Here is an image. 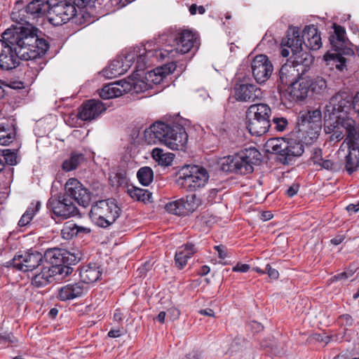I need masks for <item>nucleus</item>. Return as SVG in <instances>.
Masks as SVG:
<instances>
[{
  "label": "nucleus",
  "mask_w": 359,
  "mask_h": 359,
  "mask_svg": "<svg viewBox=\"0 0 359 359\" xmlns=\"http://www.w3.org/2000/svg\"><path fill=\"white\" fill-rule=\"evenodd\" d=\"M114 213V231L117 234L126 230L128 225L126 224V216H121V210L116 205ZM115 232H114V233Z\"/></svg>",
  "instance_id": "a19ab883"
},
{
  "label": "nucleus",
  "mask_w": 359,
  "mask_h": 359,
  "mask_svg": "<svg viewBox=\"0 0 359 359\" xmlns=\"http://www.w3.org/2000/svg\"><path fill=\"white\" fill-rule=\"evenodd\" d=\"M49 9V0H32L26 6L22 0H18L11 15L12 20L17 25L11 27L15 31H26V34L29 32L34 36V41L38 44L42 41L49 43L42 37L43 32L34 25L37 18L48 14Z\"/></svg>",
  "instance_id": "f03ea898"
},
{
  "label": "nucleus",
  "mask_w": 359,
  "mask_h": 359,
  "mask_svg": "<svg viewBox=\"0 0 359 359\" xmlns=\"http://www.w3.org/2000/svg\"><path fill=\"white\" fill-rule=\"evenodd\" d=\"M144 136L149 144L159 142L172 150H184L188 142L184 127L176 123L156 121L144 130Z\"/></svg>",
  "instance_id": "20e7f679"
},
{
  "label": "nucleus",
  "mask_w": 359,
  "mask_h": 359,
  "mask_svg": "<svg viewBox=\"0 0 359 359\" xmlns=\"http://www.w3.org/2000/svg\"><path fill=\"white\" fill-rule=\"evenodd\" d=\"M353 95L347 90H340L332 95L326 104L324 111L325 114H334L335 117L348 116L352 109Z\"/></svg>",
  "instance_id": "9b49d317"
},
{
  "label": "nucleus",
  "mask_w": 359,
  "mask_h": 359,
  "mask_svg": "<svg viewBox=\"0 0 359 359\" xmlns=\"http://www.w3.org/2000/svg\"><path fill=\"white\" fill-rule=\"evenodd\" d=\"M264 147L268 153L277 155V159L283 164L290 163L296 157L302 155L304 146L302 140L290 138H271L266 141Z\"/></svg>",
  "instance_id": "0eeeda50"
},
{
  "label": "nucleus",
  "mask_w": 359,
  "mask_h": 359,
  "mask_svg": "<svg viewBox=\"0 0 359 359\" xmlns=\"http://www.w3.org/2000/svg\"><path fill=\"white\" fill-rule=\"evenodd\" d=\"M34 215V212L33 208L32 207H29L19 220L18 225L20 226H27L32 221Z\"/></svg>",
  "instance_id": "603ef678"
},
{
  "label": "nucleus",
  "mask_w": 359,
  "mask_h": 359,
  "mask_svg": "<svg viewBox=\"0 0 359 359\" xmlns=\"http://www.w3.org/2000/svg\"><path fill=\"white\" fill-rule=\"evenodd\" d=\"M84 287L81 282L69 283L59 289L57 298L61 301H68L82 296Z\"/></svg>",
  "instance_id": "a878e982"
},
{
  "label": "nucleus",
  "mask_w": 359,
  "mask_h": 359,
  "mask_svg": "<svg viewBox=\"0 0 359 359\" xmlns=\"http://www.w3.org/2000/svg\"><path fill=\"white\" fill-rule=\"evenodd\" d=\"M348 153L345 157V169L348 174L356 171L359 165V147H348Z\"/></svg>",
  "instance_id": "c9c22d12"
},
{
  "label": "nucleus",
  "mask_w": 359,
  "mask_h": 359,
  "mask_svg": "<svg viewBox=\"0 0 359 359\" xmlns=\"http://www.w3.org/2000/svg\"><path fill=\"white\" fill-rule=\"evenodd\" d=\"M343 336L339 337L338 334L337 335H331V336H326L324 339H321V341H325L326 344L329 343L330 341H341L343 339Z\"/></svg>",
  "instance_id": "69168bd1"
},
{
  "label": "nucleus",
  "mask_w": 359,
  "mask_h": 359,
  "mask_svg": "<svg viewBox=\"0 0 359 359\" xmlns=\"http://www.w3.org/2000/svg\"><path fill=\"white\" fill-rule=\"evenodd\" d=\"M45 260V254L33 250L19 251L11 260L2 264V267L12 269L18 271H32L40 266Z\"/></svg>",
  "instance_id": "9d476101"
},
{
  "label": "nucleus",
  "mask_w": 359,
  "mask_h": 359,
  "mask_svg": "<svg viewBox=\"0 0 359 359\" xmlns=\"http://www.w3.org/2000/svg\"><path fill=\"white\" fill-rule=\"evenodd\" d=\"M266 273L268 274L269 277L272 279H278L279 277V273L278 271L273 269L270 264H266Z\"/></svg>",
  "instance_id": "052dcab7"
},
{
  "label": "nucleus",
  "mask_w": 359,
  "mask_h": 359,
  "mask_svg": "<svg viewBox=\"0 0 359 359\" xmlns=\"http://www.w3.org/2000/svg\"><path fill=\"white\" fill-rule=\"evenodd\" d=\"M297 64H294L293 61L291 63H285L280 67L278 72V78L277 82L278 88L280 86H285L296 81V76L299 75L298 69H295Z\"/></svg>",
  "instance_id": "cd10ccee"
},
{
  "label": "nucleus",
  "mask_w": 359,
  "mask_h": 359,
  "mask_svg": "<svg viewBox=\"0 0 359 359\" xmlns=\"http://www.w3.org/2000/svg\"><path fill=\"white\" fill-rule=\"evenodd\" d=\"M16 128L9 121L0 123V145H8L15 138Z\"/></svg>",
  "instance_id": "72a5a7b5"
},
{
  "label": "nucleus",
  "mask_w": 359,
  "mask_h": 359,
  "mask_svg": "<svg viewBox=\"0 0 359 359\" xmlns=\"http://www.w3.org/2000/svg\"><path fill=\"white\" fill-rule=\"evenodd\" d=\"M352 109L359 117V93H358L354 97L353 96Z\"/></svg>",
  "instance_id": "338daca9"
},
{
  "label": "nucleus",
  "mask_w": 359,
  "mask_h": 359,
  "mask_svg": "<svg viewBox=\"0 0 359 359\" xmlns=\"http://www.w3.org/2000/svg\"><path fill=\"white\" fill-rule=\"evenodd\" d=\"M47 208L54 215L62 219H67L76 215L79 210L74 204L65 194L60 193L55 196H51L46 204Z\"/></svg>",
  "instance_id": "ddd939ff"
},
{
  "label": "nucleus",
  "mask_w": 359,
  "mask_h": 359,
  "mask_svg": "<svg viewBox=\"0 0 359 359\" xmlns=\"http://www.w3.org/2000/svg\"><path fill=\"white\" fill-rule=\"evenodd\" d=\"M353 272L352 271H350L348 272L344 271V272H341L340 273L335 275L333 278H334L335 280H346L347 278H348L349 277L353 276Z\"/></svg>",
  "instance_id": "e2e57ef3"
},
{
  "label": "nucleus",
  "mask_w": 359,
  "mask_h": 359,
  "mask_svg": "<svg viewBox=\"0 0 359 359\" xmlns=\"http://www.w3.org/2000/svg\"><path fill=\"white\" fill-rule=\"evenodd\" d=\"M64 193L71 201L86 208L90 205L92 193L76 178H69L65 184Z\"/></svg>",
  "instance_id": "4468645a"
},
{
  "label": "nucleus",
  "mask_w": 359,
  "mask_h": 359,
  "mask_svg": "<svg viewBox=\"0 0 359 359\" xmlns=\"http://www.w3.org/2000/svg\"><path fill=\"white\" fill-rule=\"evenodd\" d=\"M196 38L192 32L187 29L170 28L159 35L158 43L165 44L162 49H150L149 54L154 57V61H163L174 59L178 54L188 53L194 46Z\"/></svg>",
  "instance_id": "7ed1b4c3"
},
{
  "label": "nucleus",
  "mask_w": 359,
  "mask_h": 359,
  "mask_svg": "<svg viewBox=\"0 0 359 359\" xmlns=\"http://www.w3.org/2000/svg\"><path fill=\"white\" fill-rule=\"evenodd\" d=\"M271 114L270 107L264 103L252 104L246 111V118L269 119Z\"/></svg>",
  "instance_id": "473e14b6"
},
{
  "label": "nucleus",
  "mask_w": 359,
  "mask_h": 359,
  "mask_svg": "<svg viewBox=\"0 0 359 359\" xmlns=\"http://www.w3.org/2000/svg\"><path fill=\"white\" fill-rule=\"evenodd\" d=\"M110 198L99 200L91 206L90 212L95 215H105L106 212L110 213L111 212V206L109 205Z\"/></svg>",
  "instance_id": "79ce46f5"
},
{
  "label": "nucleus",
  "mask_w": 359,
  "mask_h": 359,
  "mask_svg": "<svg viewBox=\"0 0 359 359\" xmlns=\"http://www.w3.org/2000/svg\"><path fill=\"white\" fill-rule=\"evenodd\" d=\"M250 266L247 264L238 263L235 266L233 267V271L245 273L249 271Z\"/></svg>",
  "instance_id": "680f3d73"
},
{
  "label": "nucleus",
  "mask_w": 359,
  "mask_h": 359,
  "mask_svg": "<svg viewBox=\"0 0 359 359\" xmlns=\"http://www.w3.org/2000/svg\"><path fill=\"white\" fill-rule=\"evenodd\" d=\"M302 42L309 49L317 50L322 46L320 34L316 25L305 26L302 36Z\"/></svg>",
  "instance_id": "5701e85b"
},
{
  "label": "nucleus",
  "mask_w": 359,
  "mask_h": 359,
  "mask_svg": "<svg viewBox=\"0 0 359 359\" xmlns=\"http://www.w3.org/2000/svg\"><path fill=\"white\" fill-rule=\"evenodd\" d=\"M309 90L314 94H322L327 88L326 81L322 77H316L309 81Z\"/></svg>",
  "instance_id": "a18cd8bd"
},
{
  "label": "nucleus",
  "mask_w": 359,
  "mask_h": 359,
  "mask_svg": "<svg viewBox=\"0 0 359 359\" xmlns=\"http://www.w3.org/2000/svg\"><path fill=\"white\" fill-rule=\"evenodd\" d=\"M82 257L79 250L71 252L64 249L53 248L45 252V260L48 264L47 268L53 275L64 274L66 276L71 274L73 269L70 266L76 264Z\"/></svg>",
  "instance_id": "423d86ee"
},
{
  "label": "nucleus",
  "mask_w": 359,
  "mask_h": 359,
  "mask_svg": "<svg viewBox=\"0 0 359 359\" xmlns=\"http://www.w3.org/2000/svg\"><path fill=\"white\" fill-rule=\"evenodd\" d=\"M152 158L162 166H169L172 164L175 154L165 152L162 149L155 148L151 152Z\"/></svg>",
  "instance_id": "e433bc0d"
},
{
  "label": "nucleus",
  "mask_w": 359,
  "mask_h": 359,
  "mask_svg": "<svg viewBox=\"0 0 359 359\" xmlns=\"http://www.w3.org/2000/svg\"><path fill=\"white\" fill-rule=\"evenodd\" d=\"M337 323L341 327H344V330H348L353 323L352 317L348 314H343L340 316L337 320Z\"/></svg>",
  "instance_id": "864d4df0"
},
{
  "label": "nucleus",
  "mask_w": 359,
  "mask_h": 359,
  "mask_svg": "<svg viewBox=\"0 0 359 359\" xmlns=\"http://www.w3.org/2000/svg\"><path fill=\"white\" fill-rule=\"evenodd\" d=\"M341 121L342 128L345 129L347 133L346 141L348 147H359V129L355 121L349 116H346Z\"/></svg>",
  "instance_id": "bb28decb"
},
{
  "label": "nucleus",
  "mask_w": 359,
  "mask_h": 359,
  "mask_svg": "<svg viewBox=\"0 0 359 359\" xmlns=\"http://www.w3.org/2000/svg\"><path fill=\"white\" fill-rule=\"evenodd\" d=\"M26 31H15L13 28L7 29L0 39V70L11 71L20 65V60L30 61L27 64V69L25 74L30 76L29 82H32L39 72L43 68L42 57L49 49V43L43 41L39 44L34 41L32 34Z\"/></svg>",
  "instance_id": "f257e3e1"
},
{
  "label": "nucleus",
  "mask_w": 359,
  "mask_h": 359,
  "mask_svg": "<svg viewBox=\"0 0 359 359\" xmlns=\"http://www.w3.org/2000/svg\"><path fill=\"white\" fill-rule=\"evenodd\" d=\"M90 0H61L50 6L48 11V21L54 26H60L74 19L81 12Z\"/></svg>",
  "instance_id": "6e6552de"
},
{
  "label": "nucleus",
  "mask_w": 359,
  "mask_h": 359,
  "mask_svg": "<svg viewBox=\"0 0 359 359\" xmlns=\"http://www.w3.org/2000/svg\"><path fill=\"white\" fill-rule=\"evenodd\" d=\"M126 191L135 200L142 201L144 203L151 202L152 194L147 189L131 186V187L128 188Z\"/></svg>",
  "instance_id": "ea45409f"
},
{
  "label": "nucleus",
  "mask_w": 359,
  "mask_h": 359,
  "mask_svg": "<svg viewBox=\"0 0 359 359\" xmlns=\"http://www.w3.org/2000/svg\"><path fill=\"white\" fill-rule=\"evenodd\" d=\"M116 179L117 182V185L118 187H121L123 189L130 188L128 185V178L127 176V169L126 166L119 168L117 172H116Z\"/></svg>",
  "instance_id": "de8ad7c7"
},
{
  "label": "nucleus",
  "mask_w": 359,
  "mask_h": 359,
  "mask_svg": "<svg viewBox=\"0 0 359 359\" xmlns=\"http://www.w3.org/2000/svg\"><path fill=\"white\" fill-rule=\"evenodd\" d=\"M334 34L330 36V44L336 51L346 45V30L344 27L334 24Z\"/></svg>",
  "instance_id": "f704fd0d"
},
{
  "label": "nucleus",
  "mask_w": 359,
  "mask_h": 359,
  "mask_svg": "<svg viewBox=\"0 0 359 359\" xmlns=\"http://www.w3.org/2000/svg\"><path fill=\"white\" fill-rule=\"evenodd\" d=\"M137 177L141 184L148 186L154 179V172L150 167L144 166L139 169Z\"/></svg>",
  "instance_id": "c03bdc74"
},
{
  "label": "nucleus",
  "mask_w": 359,
  "mask_h": 359,
  "mask_svg": "<svg viewBox=\"0 0 359 359\" xmlns=\"http://www.w3.org/2000/svg\"><path fill=\"white\" fill-rule=\"evenodd\" d=\"M281 45L291 49L294 64L308 66L311 62V56L307 53H302L303 42L298 28H290L286 36L282 39Z\"/></svg>",
  "instance_id": "f8f14e48"
},
{
  "label": "nucleus",
  "mask_w": 359,
  "mask_h": 359,
  "mask_svg": "<svg viewBox=\"0 0 359 359\" xmlns=\"http://www.w3.org/2000/svg\"><path fill=\"white\" fill-rule=\"evenodd\" d=\"M90 229L78 226L76 224L69 221L65 223L61 230L62 237L65 240H71L74 237H82L83 234L90 233Z\"/></svg>",
  "instance_id": "2f4dec72"
},
{
  "label": "nucleus",
  "mask_w": 359,
  "mask_h": 359,
  "mask_svg": "<svg viewBox=\"0 0 359 359\" xmlns=\"http://www.w3.org/2000/svg\"><path fill=\"white\" fill-rule=\"evenodd\" d=\"M219 165L221 170L224 172H235L241 175H246L245 171L248 168L247 166L243 168L238 154L233 156L223 157L220 160Z\"/></svg>",
  "instance_id": "393cba45"
},
{
  "label": "nucleus",
  "mask_w": 359,
  "mask_h": 359,
  "mask_svg": "<svg viewBox=\"0 0 359 359\" xmlns=\"http://www.w3.org/2000/svg\"><path fill=\"white\" fill-rule=\"evenodd\" d=\"M0 154L1 158L4 160V163L8 165H15L18 163L17 150L11 149H0Z\"/></svg>",
  "instance_id": "49530a36"
},
{
  "label": "nucleus",
  "mask_w": 359,
  "mask_h": 359,
  "mask_svg": "<svg viewBox=\"0 0 359 359\" xmlns=\"http://www.w3.org/2000/svg\"><path fill=\"white\" fill-rule=\"evenodd\" d=\"M177 67L175 62H168L160 67L149 72V79L155 84L160 83L166 76L172 73Z\"/></svg>",
  "instance_id": "7c9ffc66"
},
{
  "label": "nucleus",
  "mask_w": 359,
  "mask_h": 359,
  "mask_svg": "<svg viewBox=\"0 0 359 359\" xmlns=\"http://www.w3.org/2000/svg\"><path fill=\"white\" fill-rule=\"evenodd\" d=\"M85 160V156L81 153L72 151L70 157L65 160L62 164V168L66 172H69L77 168V167Z\"/></svg>",
  "instance_id": "4c0bfd02"
},
{
  "label": "nucleus",
  "mask_w": 359,
  "mask_h": 359,
  "mask_svg": "<svg viewBox=\"0 0 359 359\" xmlns=\"http://www.w3.org/2000/svg\"><path fill=\"white\" fill-rule=\"evenodd\" d=\"M107 107L102 101L90 99L85 101L78 108V118L82 121H91L106 111Z\"/></svg>",
  "instance_id": "6ab92c4d"
},
{
  "label": "nucleus",
  "mask_w": 359,
  "mask_h": 359,
  "mask_svg": "<svg viewBox=\"0 0 359 359\" xmlns=\"http://www.w3.org/2000/svg\"><path fill=\"white\" fill-rule=\"evenodd\" d=\"M271 126H273L274 130L278 132H283L285 130L288 121L284 117H273L271 122Z\"/></svg>",
  "instance_id": "8fccbe9b"
},
{
  "label": "nucleus",
  "mask_w": 359,
  "mask_h": 359,
  "mask_svg": "<svg viewBox=\"0 0 359 359\" xmlns=\"http://www.w3.org/2000/svg\"><path fill=\"white\" fill-rule=\"evenodd\" d=\"M112 83L104 84L99 91V95L102 100L112 99Z\"/></svg>",
  "instance_id": "5fc2aeb1"
},
{
  "label": "nucleus",
  "mask_w": 359,
  "mask_h": 359,
  "mask_svg": "<svg viewBox=\"0 0 359 359\" xmlns=\"http://www.w3.org/2000/svg\"><path fill=\"white\" fill-rule=\"evenodd\" d=\"M299 137L306 144H311L316 140L321 130V123L312 120L311 114H301L297 121Z\"/></svg>",
  "instance_id": "2eb2a0df"
},
{
  "label": "nucleus",
  "mask_w": 359,
  "mask_h": 359,
  "mask_svg": "<svg viewBox=\"0 0 359 359\" xmlns=\"http://www.w3.org/2000/svg\"><path fill=\"white\" fill-rule=\"evenodd\" d=\"M311 159L313 164L318 165L323 159L322 157V150L319 148H314L313 150Z\"/></svg>",
  "instance_id": "13d9d810"
},
{
  "label": "nucleus",
  "mask_w": 359,
  "mask_h": 359,
  "mask_svg": "<svg viewBox=\"0 0 359 359\" xmlns=\"http://www.w3.org/2000/svg\"><path fill=\"white\" fill-rule=\"evenodd\" d=\"M249 326L251 327L254 332H259L264 329L263 325L257 321H252L250 323Z\"/></svg>",
  "instance_id": "774afa93"
},
{
  "label": "nucleus",
  "mask_w": 359,
  "mask_h": 359,
  "mask_svg": "<svg viewBox=\"0 0 359 359\" xmlns=\"http://www.w3.org/2000/svg\"><path fill=\"white\" fill-rule=\"evenodd\" d=\"M330 134V136L329 137V141L330 142H333L334 144L338 142L341 140L343 139L344 135H343V130L341 129H339L334 132H332Z\"/></svg>",
  "instance_id": "4d7b16f0"
},
{
  "label": "nucleus",
  "mask_w": 359,
  "mask_h": 359,
  "mask_svg": "<svg viewBox=\"0 0 359 359\" xmlns=\"http://www.w3.org/2000/svg\"><path fill=\"white\" fill-rule=\"evenodd\" d=\"M103 268L101 265L89 262L79 268V276L81 283L89 284L97 281L101 276Z\"/></svg>",
  "instance_id": "b1692460"
},
{
  "label": "nucleus",
  "mask_w": 359,
  "mask_h": 359,
  "mask_svg": "<svg viewBox=\"0 0 359 359\" xmlns=\"http://www.w3.org/2000/svg\"><path fill=\"white\" fill-rule=\"evenodd\" d=\"M252 73L256 82L265 83L271 76L273 67L269 57L265 55H258L251 62Z\"/></svg>",
  "instance_id": "dca6fc26"
},
{
  "label": "nucleus",
  "mask_w": 359,
  "mask_h": 359,
  "mask_svg": "<svg viewBox=\"0 0 359 359\" xmlns=\"http://www.w3.org/2000/svg\"><path fill=\"white\" fill-rule=\"evenodd\" d=\"M325 60H328V58H330L338 62L339 64L336 65V68L339 70H342L346 66V59L338 52L334 53H327L325 55Z\"/></svg>",
  "instance_id": "09e8293b"
},
{
  "label": "nucleus",
  "mask_w": 359,
  "mask_h": 359,
  "mask_svg": "<svg viewBox=\"0 0 359 359\" xmlns=\"http://www.w3.org/2000/svg\"><path fill=\"white\" fill-rule=\"evenodd\" d=\"M237 154L243 168L248 167L245 174L252 172L254 165H259L262 161V154L255 147H246Z\"/></svg>",
  "instance_id": "4be33fe9"
},
{
  "label": "nucleus",
  "mask_w": 359,
  "mask_h": 359,
  "mask_svg": "<svg viewBox=\"0 0 359 359\" xmlns=\"http://www.w3.org/2000/svg\"><path fill=\"white\" fill-rule=\"evenodd\" d=\"M48 269L47 266L44 267L43 269ZM49 271L43 270L41 273L35 275L32 279V284L36 287H42L51 283L54 278L52 275L46 274Z\"/></svg>",
  "instance_id": "37998d69"
},
{
  "label": "nucleus",
  "mask_w": 359,
  "mask_h": 359,
  "mask_svg": "<svg viewBox=\"0 0 359 359\" xmlns=\"http://www.w3.org/2000/svg\"><path fill=\"white\" fill-rule=\"evenodd\" d=\"M90 188L92 189V196L95 195L97 196L102 195L104 186L98 180H93L90 183Z\"/></svg>",
  "instance_id": "6e6d98bb"
},
{
  "label": "nucleus",
  "mask_w": 359,
  "mask_h": 359,
  "mask_svg": "<svg viewBox=\"0 0 359 359\" xmlns=\"http://www.w3.org/2000/svg\"><path fill=\"white\" fill-rule=\"evenodd\" d=\"M309 91V80L300 79L292 82L282 96L291 102L301 101L307 97Z\"/></svg>",
  "instance_id": "412c9836"
},
{
  "label": "nucleus",
  "mask_w": 359,
  "mask_h": 359,
  "mask_svg": "<svg viewBox=\"0 0 359 359\" xmlns=\"http://www.w3.org/2000/svg\"><path fill=\"white\" fill-rule=\"evenodd\" d=\"M270 127L271 124L269 119L246 118V128L252 135L261 136L268 132Z\"/></svg>",
  "instance_id": "c756f323"
},
{
  "label": "nucleus",
  "mask_w": 359,
  "mask_h": 359,
  "mask_svg": "<svg viewBox=\"0 0 359 359\" xmlns=\"http://www.w3.org/2000/svg\"><path fill=\"white\" fill-rule=\"evenodd\" d=\"M234 95L238 101L254 102L262 99L263 93L260 88L253 83L240 81L234 86Z\"/></svg>",
  "instance_id": "f3484780"
},
{
  "label": "nucleus",
  "mask_w": 359,
  "mask_h": 359,
  "mask_svg": "<svg viewBox=\"0 0 359 359\" xmlns=\"http://www.w3.org/2000/svg\"><path fill=\"white\" fill-rule=\"evenodd\" d=\"M197 251L196 246L191 243L180 247L175 255V265L179 269H182L190 259Z\"/></svg>",
  "instance_id": "c85d7f7f"
},
{
  "label": "nucleus",
  "mask_w": 359,
  "mask_h": 359,
  "mask_svg": "<svg viewBox=\"0 0 359 359\" xmlns=\"http://www.w3.org/2000/svg\"><path fill=\"white\" fill-rule=\"evenodd\" d=\"M147 89V84L137 78L129 79V81L126 79L114 81V98L119 97L132 90L135 93H139Z\"/></svg>",
  "instance_id": "aec40b11"
},
{
  "label": "nucleus",
  "mask_w": 359,
  "mask_h": 359,
  "mask_svg": "<svg viewBox=\"0 0 359 359\" xmlns=\"http://www.w3.org/2000/svg\"><path fill=\"white\" fill-rule=\"evenodd\" d=\"M318 165H319L321 169H325L334 172L339 171L341 168L340 163H334L330 160L325 159H323Z\"/></svg>",
  "instance_id": "3c124183"
},
{
  "label": "nucleus",
  "mask_w": 359,
  "mask_h": 359,
  "mask_svg": "<svg viewBox=\"0 0 359 359\" xmlns=\"http://www.w3.org/2000/svg\"><path fill=\"white\" fill-rule=\"evenodd\" d=\"M178 183L187 191H196L203 188L208 182L209 173L201 165H186L179 172Z\"/></svg>",
  "instance_id": "1a4fd4ad"
},
{
  "label": "nucleus",
  "mask_w": 359,
  "mask_h": 359,
  "mask_svg": "<svg viewBox=\"0 0 359 359\" xmlns=\"http://www.w3.org/2000/svg\"><path fill=\"white\" fill-rule=\"evenodd\" d=\"M135 60L134 72L136 76H140L138 72L144 71L148 65L154 62V57L149 54V50L144 45L126 49L114 59V77L125 74Z\"/></svg>",
  "instance_id": "39448f33"
},
{
  "label": "nucleus",
  "mask_w": 359,
  "mask_h": 359,
  "mask_svg": "<svg viewBox=\"0 0 359 359\" xmlns=\"http://www.w3.org/2000/svg\"><path fill=\"white\" fill-rule=\"evenodd\" d=\"M104 215H97V221H96V224L98 226L102 227V228H107L111 224V222H110L108 219H107L104 217Z\"/></svg>",
  "instance_id": "bf43d9fd"
},
{
  "label": "nucleus",
  "mask_w": 359,
  "mask_h": 359,
  "mask_svg": "<svg viewBox=\"0 0 359 359\" xmlns=\"http://www.w3.org/2000/svg\"><path fill=\"white\" fill-rule=\"evenodd\" d=\"M299 186L298 184H293L286 191V194L289 197H292L296 195L299 191Z\"/></svg>",
  "instance_id": "0e129e2a"
},
{
  "label": "nucleus",
  "mask_w": 359,
  "mask_h": 359,
  "mask_svg": "<svg viewBox=\"0 0 359 359\" xmlns=\"http://www.w3.org/2000/svg\"><path fill=\"white\" fill-rule=\"evenodd\" d=\"M324 114V131L326 134H330L332 132H334L339 129L342 128L341 121L342 119L345 118V117H341V118H338L335 117L334 114H330V116H327L325 114V111H323Z\"/></svg>",
  "instance_id": "58836bf2"
},
{
  "label": "nucleus",
  "mask_w": 359,
  "mask_h": 359,
  "mask_svg": "<svg viewBox=\"0 0 359 359\" xmlns=\"http://www.w3.org/2000/svg\"><path fill=\"white\" fill-rule=\"evenodd\" d=\"M199 200L195 194L187 196L186 199L179 200L168 203L165 210L169 213L182 216L193 212L198 206Z\"/></svg>",
  "instance_id": "a211bd4d"
}]
</instances>
